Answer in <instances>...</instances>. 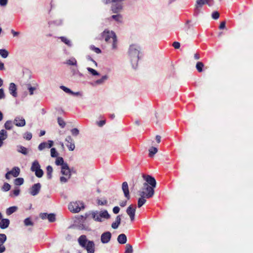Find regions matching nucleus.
Here are the masks:
<instances>
[{"label": "nucleus", "mask_w": 253, "mask_h": 253, "mask_svg": "<svg viewBox=\"0 0 253 253\" xmlns=\"http://www.w3.org/2000/svg\"><path fill=\"white\" fill-rule=\"evenodd\" d=\"M1 219V220L0 221V228L2 229L7 228L10 224L9 220L7 218H3Z\"/></svg>", "instance_id": "nucleus-21"}, {"label": "nucleus", "mask_w": 253, "mask_h": 253, "mask_svg": "<svg viewBox=\"0 0 253 253\" xmlns=\"http://www.w3.org/2000/svg\"><path fill=\"white\" fill-rule=\"evenodd\" d=\"M89 48H90V49L94 51L95 53H96L97 54H99L101 52V50L100 48H99L98 47H95L93 45H91L89 47Z\"/></svg>", "instance_id": "nucleus-46"}, {"label": "nucleus", "mask_w": 253, "mask_h": 253, "mask_svg": "<svg viewBox=\"0 0 253 253\" xmlns=\"http://www.w3.org/2000/svg\"><path fill=\"white\" fill-rule=\"evenodd\" d=\"M46 142L47 148H50L53 145V141L52 140H48Z\"/></svg>", "instance_id": "nucleus-60"}, {"label": "nucleus", "mask_w": 253, "mask_h": 253, "mask_svg": "<svg viewBox=\"0 0 253 253\" xmlns=\"http://www.w3.org/2000/svg\"><path fill=\"white\" fill-rule=\"evenodd\" d=\"M136 208L135 205L133 206L131 205L128 207H127L126 210V212L129 216L131 221H133L134 220Z\"/></svg>", "instance_id": "nucleus-11"}, {"label": "nucleus", "mask_w": 253, "mask_h": 253, "mask_svg": "<svg viewBox=\"0 0 253 253\" xmlns=\"http://www.w3.org/2000/svg\"><path fill=\"white\" fill-rule=\"evenodd\" d=\"M31 170L35 172V175L38 178H41L43 175V171L41 169L39 162L35 160L32 164Z\"/></svg>", "instance_id": "nucleus-8"}, {"label": "nucleus", "mask_w": 253, "mask_h": 253, "mask_svg": "<svg viewBox=\"0 0 253 253\" xmlns=\"http://www.w3.org/2000/svg\"><path fill=\"white\" fill-rule=\"evenodd\" d=\"M18 207L16 206H12L7 208L6 210V213L7 215H10L16 211Z\"/></svg>", "instance_id": "nucleus-26"}, {"label": "nucleus", "mask_w": 253, "mask_h": 253, "mask_svg": "<svg viewBox=\"0 0 253 253\" xmlns=\"http://www.w3.org/2000/svg\"><path fill=\"white\" fill-rule=\"evenodd\" d=\"M212 0H200V2H204L205 4H208L209 5H211L210 2Z\"/></svg>", "instance_id": "nucleus-64"}, {"label": "nucleus", "mask_w": 253, "mask_h": 253, "mask_svg": "<svg viewBox=\"0 0 253 253\" xmlns=\"http://www.w3.org/2000/svg\"><path fill=\"white\" fill-rule=\"evenodd\" d=\"M226 22L225 21H222L221 22L219 28L220 30L224 29L225 28Z\"/></svg>", "instance_id": "nucleus-61"}, {"label": "nucleus", "mask_w": 253, "mask_h": 253, "mask_svg": "<svg viewBox=\"0 0 253 253\" xmlns=\"http://www.w3.org/2000/svg\"><path fill=\"white\" fill-rule=\"evenodd\" d=\"M90 214L94 220L97 222H102L104 219H108L111 216L106 210L101 211H92Z\"/></svg>", "instance_id": "nucleus-5"}, {"label": "nucleus", "mask_w": 253, "mask_h": 253, "mask_svg": "<svg viewBox=\"0 0 253 253\" xmlns=\"http://www.w3.org/2000/svg\"><path fill=\"white\" fill-rule=\"evenodd\" d=\"M199 0H196V4L195 6V14L196 15H198L200 12L203 5L205 4L204 2H200Z\"/></svg>", "instance_id": "nucleus-19"}, {"label": "nucleus", "mask_w": 253, "mask_h": 253, "mask_svg": "<svg viewBox=\"0 0 253 253\" xmlns=\"http://www.w3.org/2000/svg\"><path fill=\"white\" fill-rule=\"evenodd\" d=\"M46 148H47V145L46 142H42L38 146V149L40 151H42Z\"/></svg>", "instance_id": "nucleus-44"}, {"label": "nucleus", "mask_w": 253, "mask_h": 253, "mask_svg": "<svg viewBox=\"0 0 253 253\" xmlns=\"http://www.w3.org/2000/svg\"><path fill=\"white\" fill-rule=\"evenodd\" d=\"M133 253V249L132 246L130 244H126V250L125 253Z\"/></svg>", "instance_id": "nucleus-41"}, {"label": "nucleus", "mask_w": 253, "mask_h": 253, "mask_svg": "<svg viewBox=\"0 0 253 253\" xmlns=\"http://www.w3.org/2000/svg\"><path fill=\"white\" fill-rule=\"evenodd\" d=\"M108 79V76L107 75L103 76L100 79L97 80L94 82V84L95 85H101L103 84L106 80Z\"/></svg>", "instance_id": "nucleus-24"}, {"label": "nucleus", "mask_w": 253, "mask_h": 253, "mask_svg": "<svg viewBox=\"0 0 253 253\" xmlns=\"http://www.w3.org/2000/svg\"><path fill=\"white\" fill-rule=\"evenodd\" d=\"M97 204L99 205H108V201L106 199H98L97 200Z\"/></svg>", "instance_id": "nucleus-49"}, {"label": "nucleus", "mask_w": 253, "mask_h": 253, "mask_svg": "<svg viewBox=\"0 0 253 253\" xmlns=\"http://www.w3.org/2000/svg\"><path fill=\"white\" fill-rule=\"evenodd\" d=\"M70 69L73 76L81 77L83 76V74L81 73L77 69L71 68Z\"/></svg>", "instance_id": "nucleus-25"}, {"label": "nucleus", "mask_w": 253, "mask_h": 253, "mask_svg": "<svg viewBox=\"0 0 253 253\" xmlns=\"http://www.w3.org/2000/svg\"><path fill=\"white\" fill-rule=\"evenodd\" d=\"M7 137V133L4 129H1L0 131V139L4 140Z\"/></svg>", "instance_id": "nucleus-33"}, {"label": "nucleus", "mask_w": 253, "mask_h": 253, "mask_svg": "<svg viewBox=\"0 0 253 253\" xmlns=\"http://www.w3.org/2000/svg\"><path fill=\"white\" fill-rule=\"evenodd\" d=\"M9 54L8 51L5 49H0V55L3 58H6Z\"/></svg>", "instance_id": "nucleus-34"}, {"label": "nucleus", "mask_w": 253, "mask_h": 253, "mask_svg": "<svg viewBox=\"0 0 253 253\" xmlns=\"http://www.w3.org/2000/svg\"><path fill=\"white\" fill-rule=\"evenodd\" d=\"M11 33L12 34L13 37H17L20 34V33L19 32L15 31L12 29L11 30Z\"/></svg>", "instance_id": "nucleus-63"}, {"label": "nucleus", "mask_w": 253, "mask_h": 253, "mask_svg": "<svg viewBox=\"0 0 253 253\" xmlns=\"http://www.w3.org/2000/svg\"><path fill=\"white\" fill-rule=\"evenodd\" d=\"M41 185L40 183L34 184L30 188L29 193L32 196L38 195L40 191Z\"/></svg>", "instance_id": "nucleus-14"}, {"label": "nucleus", "mask_w": 253, "mask_h": 253, "mask_svg": "<svg viewBox=\"0 0 253 253\" xmlns=\"http://www.w3.org/2000/svg\"><path fill=\"white\" fill-rule=\"evenodd\" d=\"M5 98V94L3 89L0 88V99H2Z\"/></svg>", "instance_id": "nucleus-54"}, {"label": "nucleus", "mask_w": 253, "mask_h": 253, "mask_svg": "<svg viewBox=\"0 0 253 253\" xmlns=\"http://www.w3.org/2000/svg\"><path fill=\"white\" fill-rule=\"evenodd\" d=\"M13 124L17 126L23 127L25 126L26 121L23 117L18 116L14 118Z\"/></svg>", "instance_id": "nucleus-12"}, {"label": "nucleus", "mask_w": 253, "mask_h": 253, "mask_svg": "<svg viewBox=\"0 0 253 253\" xmlns=\"http://www.w3.org/2000/svg\"><path fill=\"white\" fill-rule=\"evenodd\" d=\"M120 209L119 207L116 206L113 208V211L115 214H117L119 212Z\"/></svg>", "instance_id": "nucleus-57"}, {"label": "nucleus", "mask_w": 253, "mask_h": 253, "mask_svg": "<svg viewBox=\"0 0 253 253\" xmlns=\"http://www.w3.org/2000/svg\"><path fill=\"white\" fill-rule=\"evenodd\" d=\"M145 190L147 192H145L146 195H144L146 197V199H149L153 196L154 194V190L151 188L146 181L143 183V187H142V190L141 191H145Z\"/></svg>", "instance_id": "nucleus-9"}, {"label": "nucleus", "mask_w": 253, "mask_h": 253, "mask_svg": "<svg viewBox=\"0 0 253 253\" xmlns=\"http://www.w3.org/2000/svg\"><path fill=\"white\" fill-rule=\"evenodd\" d=\"M57 122L58 125L64 128L66 124L64 120L60 117H58L57 119Z\"/></svg>", "instance_id": "nucleus-47"}, {"label": "nucleus", "mask_w": 253, "mask_h": 253, "mask_svg": "<svg viewBox=\"0 0 253 253\" xmlns=\"http://www.w3.org/2000/svg\"><path fill=\"white\" fill-rule=\"evenodd\" d=\"M47 219L50 222H53L55 221V214L54 213H49L47 215Z\"/></svg>", "instance_id": "nucleus-43"}, {"label": "nucleus", "mask_w": 253, "mask_h": 253, "mask_svg": "<svg viewBox=\"0 0 253 253\" xmlns=\"http://www.w3.org/2000/svg\"><path fill=\"white\" fill-rule=\"evenodd\" d=\"M61 173L65 176H61L60 181L61 183H66L72 175V170L69 168L68 164H64V166L61 167Z\"/></svg>", "instance_id": "nucleus-6"}, {"label": "nucleus", "mask_w": 253, "mask_h": 253, "mask_svg": "<svg viewBox=\"0 0 253 253\" xmlns=\"http://www.w3.org/2000/svg\"><path fill=\"white\" fill-rule=\"evenodd\" d=\"M124 0H104V2L106 4L113 3L111 6V10L114 13L117 14L113 15L110 17L109 19H111L115 20L118 23H121L123 21V16L120 14H118L123 9Z\"/></svg>", "instance_id": "nucleus-1"}, {"label": "nucleus", "mask_w": 253, "mask_h": 253, "mask_svg": "<svg viewBox=\"0 0 253 253\" xmlns=\"http://www.w3.org/2000/svg\"><path fill=\"white\" fill-rule=\"evenodd\" d=\"M105 120H101L97 122V125L100 127H102V126H103L105 124Z\"/></svg>", "instance_id": "nucleus-59"}, {"label": "nucleus", "mask_w": 253, "mask_h": 253, "mask_svg": "<svg viewBox=\"0 0 253 253\" xmlns=\"http://www.w3.org/2000/svg\"><path fill=\"white\" fill-rule=\"evenodd\" d=\"M8 90L9 93L14 97L17 96V86L13 83H11L9 84Z\"/></svg>", "instance_id": "nucleus-17"}, {"label": "nucleus", "mask_w": 253, "mask_h": 253, "mask_svg": "<svg viewBox=\"0 0 253 253\" xmlns=\"http://www.w3.org/2000/svg\"><path fill=\"white\" fill-rule=\"evenodd\" d=\"M50 155L52 158H56L58 156V153L55 148H51L50 149Z\"/></svg>", "instance_id": "nucleus-39"}, {"label": "nucleus", "mask_w": 253, "mask_h": 253, "mask_svg": "<svg viewBox=\"0 0 253 253\" xmlns=\"http://www.w3.org/2000/svg\"><path fill=\"white\" fill-rule=\"evenodd\" d=\"M8 0H0V5L1 6H5L7 5Z\"/></svg>", "instance_id": "nucleus-56"}, {"label": "nucleus", "mask_w": 253, "mask_h": 253, "mask_svg": "<svg viewBox=\"0 0 253 253\" xmlns=\"http://www.w3.org/2000/svg\"><path fill=\"white\" fill-rule=\"evenodd\" d=\"M29 85H30L28 84V90L29 91L30 94L32 95H33L34 94V91L36 89V87L30 86Z\"/></svg>", "instance_id": "nucleus-53"}, {"label": "nucleus", "mask_w": 253, "mask_h": 253, "mask_svg": "<svg viewBox=\"0 0 253 253\" xmlns=\"http://www.w3.org/2000/svg\"><path fill=\"white\" fill-rule=\"evenodd\" d=\"M86 69L92 76H99L100 75L97 71L90 67H87Z\"/></svg>", "instance_id": "nucleus-37"}, {"label": "nucleus", "mask_w": 253, "mask_h": 253, "mask_svg": "<svg viewBox=\"0 0 253 253\" xmlns=\"http://www.w3.org/2000/svg\"><path fill=\"white\" fill-rule=\"evenodd\" d=\"M65 64L68 65L76 66L77 65V61L74 57H72L66 60Z\"/></svg>", "instance_id": "nucleus-29"}, {"label": "nucleus", "mask_w": 253, "mask_h": 253, "mask_svg": "<svg viewBox=\"0 0 253 253\" xmlns=\"http://www.w3.org/2000/svg\"><path fill=\"white\" fill-rule=\"evenodd\" d=\"M112 234L110 232L106 231L103 233L101 235V242L103 244L109 243L111 240Z\"/></svg>", "instance_id": "nucleus-13"}, {"label": "nucleus", "mask_w": 253, "mask_h": 253, "mask_svg": "<svg viewBox=\"0 0 253 253\" xmlns=\"http://www.w3.org/2000/svg\"><path fill=\"white\" fill-rule=\"evenodd\" d=\"M24 183V179L21 177L17 178L14 180V184L16 185H21Z\"/></svg>", "instance_id": "nucleus-40"}, {"label": "nucleus", "mask_w": 253, "mask_h": 253, "mask_svg": "<svg viewBox=\"0 0 253 253\" xmlns=\"http://www.w3.org/2000/svg\"><path fill=\"white\" fill-rule=\"evenodd\" d=\"M13 193L15 196H18L20 193V189L19 188L15 189L13 191Z\"/></svg>", "instance_id": "nucleus-62"}, {"label": "nucleus", "mask_w": 253, "mask_h": 253, "mask_svg": "<svg viewBox=\"0 0 253 253\" xmlns=\"http://www.w3.org/2000/svg\"><path fill=\"white\" fill-rule=\"evenodd\" d=\"M211 17L213 19L216 20L219 17V13L217 11H214L212 13Z\"/></svg>", "instance_id": "nucleus-52"}, {"label": "nucleus", "mask_w": 253, "mask_h": 253, "mask_svg": "<svg viewBox=\"0 0 253 253\" xmlns=\"http://www.w3.org/2000/svg\"><path fill=\"white\" fill-rule=\"evenodd\" d=\"M47 215H48V213H41L40 214V217L42 219H45L47 218Z\"/></svg>", "instance_id": "nucleus-55"}, {"label": "nucleus", "mask_w": 253, "mask_h": 253, "mask_svg": "<svg viewBox=\"0 0 253 253\" xmlns=\"http://www.w3.org/2000/svg\"><path fill=\"white\" fill-rule=\"evenodd\" d=\"M139 195L140 196V198L138 200L137 206L138 208H140L146 203V200L145 198L146 197L144 196L146 195L144 191H139Z\"/></svg>", "instance_id": "nucleus-15"}, {"label": "nucleus", "mask_w": 253, "mask_h": 253, "mask_svg": "<svg viewBox=\"0 0 253 253\" xmlns=\"http://www.w3.org/2000/svg\"><path fill=\"white\" fill-rule=\"evenodd\" d=\"M204 64L201 62H198L196 65V69L199 72L203 71V68L204 67Z\"/></svg>", "instance_id": "nucleus-36"}, {"label": "nucleus", "mask_w": 253, "mask_h": 253, "mask_svg": "<svg viewBox=\"0 0 253 253\" xmlns=\"http://www.w3.org/2000/svg\"><path fill=\"white\" fill-rule=\"evenodd\" d=\"M10 187H11V186L9 184L7 183H4L3 186L2 187L1 189L3 191L6 192L10 190Z\"/></svg>", "instance_id": "nucleus-48"}, {"label": "nucleus", "mask_w": 253, "mask_h": 253, "mask_svg": "<svg viewBox=\"0 0 253 253\" xmlns=\"http://www.w3.org/2000/svg\"><path fill=\"white\" fill-rule=\"evenodd\" d=\"M100 39L104 40L107 42H109L112 39V49L115 50L117 48V38L116 34L113 31L105 30L101 34Z\"/></svg>", "instance_id": "nucleus-4"}, {"label": "nucleus", "mask_w": 253, "mask_h": 253, "mask_svg": "<svg viewBox=\"0 0 253 253\" xmlns=\"http://www.w3.org/2000/svg\"><path fill=\"white\" fill-rule=\"evenodd\" d=\"M122 189L124 192L125 197L127 199H130V195L128 189V184L127 182H124L122 183Z\"/></svg>", "instance_id": "nucleus-18"}, {"label": "nucleus", "mask_w": 253, "mask_h": 253, "mask_svg": "<svg viewBox=\"0 0 253 253\" xmlns=\"http://www.w3.org/2000/svg\"><path fill=\"white\" fill-rule=\"evenodd\" d=\"M61 41L68 45L69 47H71L72 46L71 41L65 37H60L59 38Z\"/></svg>", "instance_id": "nucleus-30"}, {"label": "nucleus", "mask_w": 253, "mask_h": 253, "mask_svg": "<svg viewBox=\"0 0 253 253\" xmlns=\"http://www.w3.org/2000/svg\"><path fill=\"white\" fill-rule=\"evenodd\" d=\"M20 172V169L18 167H14L11 170L8 171V173L12 175L14 177H17L19 176Z\"/></svg>", "instance_id": "nucleus-20"}, {"label": "nucleus", "mask_w": 253, "mask_h": 253, "mask_svg": "<svg viewBox=\"0 0 253 253\" xmlns=\"http://www.w3.org/2000/svg\"><path fill=\"white\" fill-rule=\"evenodd\" d=\"M56 159L55 160V164L57 166H61V167L64 166V164H68L67 163H65L63 160V158L61 157H56Z\"/></svg>", "instance_id": "nucleus-27"}, {"label": "nucleus", "mask_w": 253, "mask_h": 253, "mask_svg": "<svg viewBox=\"0 0 253 253\" xmlns=\"http://www.w3.org/2000/svg\"><path fill=\"white\" fill-rule=\"evenodd\" d=\"M65 141L67 142L66 144L67 147L70 151H73L75 148L74 141L71 136H68L65 138Z\"/></svg>", "instance_id": "nucleus-16"}, {"label": "nucleus", "mask_w": 253, "mask_h": 253, "mask_svg": "<svg viewBox=\"0 0 253 253\" xmlns=\"http://www.w3.org/2000/svg\"><path fill=\"white\" fill-rule=\"evenodd\" d=\"M78 241L79 244L87 251V253H94V243L92 241L88 240L85 235H81L78 238Z\"/></svg>", "instance_id": "nucleus-3"}, {"label": "nucleus", "mask_w": 253, "mask_h": 253, "mask_svg": "<svg viewBox=\"0 0 253 253\" xmlns=\"http://www.w3.org/2000/svg\"><path fill=\"white\" fill-rule=\"evenodd\" d=\"M6 240V236L4 234H0V245L3 246V244Z\"/></svg>", "instance_id": "nucleus-42"}, {"label": "nucleus", "mask_w": 253, "mask_h": 253, "mask_svg": "<svg viewBox=\"0 0 253 253\" xmlns=\"http://www.w3.org/2000/svg\"><path fill=\"white\" fill-rule=\"evenodd\" d=\"M17 151L19 153H22V154L24 155H26L28 153V151L27 148L26 147L19 145L17 146Z\"/></svg>", "instance_id": "nucleus-28"}, {"label": "nucleus", "mask_w": 253, "mask_h": 253, "mask_svg": "<svg viewBox=\"0 0 253 253\" xmlns=\"http://www.w3.org/2000/svg\"><path fill=\"white\" fill-rule=\"evenodd\" d=\"M4 127L6 129L10 130L12 127L11 121H7L4 124Z\"/></svg>", "instance_id": "nucleus-38"}, {"label": "nucleus", "mask_w": 253, "mask_h": 253, "mask_svg": "<svg viewBox=\"0 0 253 253\" xmlns=\"http://www.w3.org/2000/svg\"><path fill=\"white\" fill-rule=\"evenodd\" d=\"M172 45L175 49H178L180 46V43L177 42H174L172 43Z\"/></svg>", "instance_id": "nucleus-58"}, {"label": "nucleus", "mask_w": 253, "mask_h": 253, "mask_svg": "<svg viewBox=\"0 0 253 253\" xmlns=\"http://www.w3.org/2000/svg\"><path fill=\"white\" fill-rule=\"evenodd\" d=\"M158 152V149L156 147H151L149 149V156L150 157H153V156L157 153Z\"/></svg>", "instance_id": "nucleus-32"}, {"label": "nucleus", "mask_w": 253, "mask_h": 253, "mask_svg": "<svg viewBox=\"0 0 253 253\" xmlns=\"http://www.w3.org/2000/svg\"><path fill=\"white\" fill-rule=\"evenodd\" d=\"M121 221V215H119L116 217V221L112 223L111 227L113 229H117Z\"/></svg>", "instance_id": "nucleus-23"}, {"label": "nucleus", "mask_w": 253, "mask_h": 253, "mask_svg": "<svg viewBox=\"0 0 253 253\" xmlns=\"http://www.w3.org/2000/svg\"><path fill=\"white\" fill-rule=\"evenodd\" d=\"M71 132L73 136H77L79 134V130L76 128H74L71 129Z\"/></svg>", "instance_id": "nucleus-51"}, {"label": "nucleus", "mask_w": 253, "mask_h": 253, "mask_svg": "<svg viewBox=\"0 0 253 253\" xmlns=\"http://www.w3.org/2000/svg\"><path fill=\"white\" fill-rule=\"evenodd\" d=\"M84 208V203L81 201L71 202L68 206L69 210L73 213H78Z\"/></svg>", "instance_id": "nucleus-7"}, {"label": "nucleus", "mask_w": 253, "mask_h": 253, "mask_svg": "<svg viewBox=\"0 0 253 253\" xmlns=\"http://www.w3.org/2000/svg\"><path fill=\"white\" fill-rule=\"evenodd\" d=\"M117 241L121 244H124L127 241L126 236L125 234H120L117 238Z\"/></svg>", "instance_id": "nucleus-22"}, {"label": "nucleus", "mask_w": 253, "mask_h": 253, "mask_svg": "<svg viewBox=\"0 0 253 253\" xmlns=\"http://www.w3.org/2000/svg\"><path fill=\"white\" fill-rule=\"evenodd\" d=\"M127 54L132 68L136 69L139 60L141 57L142 53L140 46L136 44H130L128 49Z\"/></svg>", "instance_id": "nucleus-2"}, {"label": "nucleus", "mask_w": 253, "mask_h": 253, "mask_svg": "<svg viewBox=\"0 0 253 253\" xmlns=\"http://www.w3.org/2000/svg\"><path fill=\"white\" fill-rule=\"evenodd\" d=\"M60 88L62 89L64 92L67 93H69L71 94V93H73V91H72L70 88L61 85Z\"/></svg>", "instance_id": "nucleus-50"}, {"label": "nucleus", "mask_w": 253, "mask_h": 253, "mask_svg": "<svg viewBox=\"0 0 253 253\" xmlns=\"http://www.w3.org/2000/svg\"><path fill=\"white\" fill-rule=\"evenodd\" d=\"M142 177L144 180L147 182L148 184L151 188L154 190L156 186V181L155 178L150 175L143 174Z\"/></svg>", "instance_id": "nucleus-10"}, {"label": "nucleus", "mask_w": 253, "mask_h": 253, "mask_svg": "<svg viewBox=\"0 0 253 253\" xmlns=\"http://www.w3.org/2000/svg\"><path fill=\"white\" fill-rule=\"evenodd\" d=\"M46 169L47 178L48 179H50L52 178V173L53 171L52 167L51 166H48L46 167Z\"/></svg>", "instance_id": "nucleus-31"}, {"label": "nucleus", "mask_w": 253, "mask_h": 253, "mask_svg": "<svg viewBox=\"0 0 253 253\" xmlns=\"http://www.w3.org/2000/svg\"><path fill=\"white\" fill-rule=\"evenodd\" d=\"M23 137L27 140H30L32 138V134L30 132H26L24 134Z\"/></svg>", "instance_id": "nucleus-45"}, {"label": "nucleus", "mask_w": 253, "mask_h": 253, "mask_svg": "<svg viewBox=\"0 0 253 253\" xmlns=\"http://www.w3.org/2000/svg\"><path fill=\"white\" fill-rule=\"evenodd\" d=\"M24 225L26 226H33L34 225L33 222L32 221L30 217H27L24 220Z\"/></svg>", "instance_id": "nucleus-35"}]
</instances>
